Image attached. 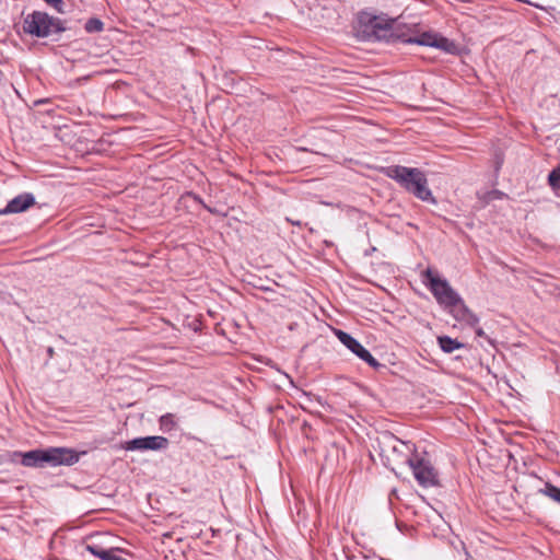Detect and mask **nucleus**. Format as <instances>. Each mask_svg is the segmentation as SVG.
Returning a JSON list of instances; mask_svg holds the SVG:
<instances>
[{
    "instance_id": "nucleus-1",
    "label": "nucleus",
    "mask_w": 560,
    "mask_h": 560,
    "mask_svg": "<svg viewBox=\"0 0 560 560\" xmlns=\"http://www.w3.org/2000/svg\"><path fill=\"white\" fill-rule=\"evenodd\" d=\"M383 174L395 180L407 192L416 198L436 203L431 189L428 186V179L423 171L417 167H407L402 165H389L383 168Z\"/></svg>"
},
{
    "instance_id": "nucleus-2",
    "label": "nucleus",
    "mask_w": 560,
    "mask_h": 560,
    "mask_svg": "<svg viewBox=\"0 0 560 560\" xmlns=\"http://www.w3.org/2000/svg\"><path fill=\"white\" fill-rule=\"evenodd\" d=\"M380 446L385 465L393 471L398 467L408 466L417 454L413 443L401 441L393 434L384 436Z\"/></svg>"
},
{
    "instance_id": "nucleus-3",
    "label": "nucleus",
    "mask_w": 560,
    "mask_h": 560,
    "mask_svg": "<svg viewBox=\"0 0 560 560\" xmlns=\"http://www.w3.org/2000/svg\"><path fill=\"white\" fill-rule=\"evenodd\" d=\"M78 460L79 455L73 450L66 447L33 450L22 455V464L26 467L72 465Z\"/></svg>"
},
{
    "instance_id": "nucleus-4",
    "label": "nucleus",
    "mask_w": 560,
    "mask_h": 560,
    "mask_svg": "<svg viewBox=\"0 0 560 560\" xmlns=\"http://www.w3.org/2000/svg\"><path fill=\"white\" fill-rule=\"evenodd\" d=\"M67 30L66 21L43 11H33L23 19V32L32 37L46 38Z\"/></svg>"
},
{
    "instance_id": "nucleus-5",
    "label": "nucleus",
    "mask_w": 560,
    "mask_h": 560,
    "mask_svg": "<svg viewBox=\"0 0 560 560\" xmlns=\"http://www.w3.org/2000/svg\"><path fill=\"white\" fill-rule=\"evenodd\" d=\"M423 276L427 281L425 285L429 288L436 302L446 308L450 304L458 301L459 294L451 287L446 279L439 277L436 272L428 268Z\"/></svg>"
},
{
    "instance_id": "nucleus-6",
    "label": "nucleus",
    "mask_w": 560,
    "mask_h": 560,
    "mask_svg": "<svg viewBox=\"0 0 560 560\" xmlns=\"http://www.w3.org/2000/svg\"><path fill=\"white\" fill-rule=\"evenodd\" d=\"M415 479L423 488H430L439 485V474L431 462L418 453L408 464Z\"/></svg>"
},
{
    "instance_id": "nucleus-7",
    "label": "nucleus",
    "mask_w": 560,
    "mask_h": 560,
    "mask_svg": "<svg viewBox=\"0 0 560 560\" xmlns=\"http://www.w3.org/2000/svg\"><path fill=\"white\" fill-rule=\"evenodd\" d=\"M170 441L161 435L142 436L127 441L122 444L126 451H162L166 450Z\"/></svg>"
},
{
    "instance_id": "nucleus-8",
    "label": "nucleus",
    "mask_w": 560,
    "mask_h": 560,
    "mask_svg": "<svg viewBox=\"0 0 560 560\" xmlns=\"http://www.w3.org/2000/svg\"><path fill=\"white\" fill-rule=\"evenodd\" d=\"M445 310H447L457 322L470 327H475L479 323L478 316L468 308L460 295L458 296V301L450 304Z\"/></svg>"
},
{
    "instance_id": "nucleus-9",
    "label": "nucleus",
    "mask_w": 560,
    "mask_h": 560,
    "mask_svg": "<svg viewBox=\"0 0 560 560\" xmlns=\"http://www.w3.org/2000/svg\"><path fill=\"white\" fill-rule=\"evenodd\" d=\"M407 42L410 44L439 48L447 52L451 51V48L454 46V44L446 37L429 32L422 33L416 37H410Z\"/></svg>"
},
{
    "instance_id": "nucleus-10",
    "label": "nucleus",
    "mask_w": 560,
    "mask_h": 560,
    "mask_svg": "<svg viewBox=\"0 0 560 560\" xmlns=\"http://www.w3.org/2000/svg\"><path fill=\"white\" fill-rule=\"evenodd\" d=\"M35 205V197L32 192H23L8 202L5 208L0 210V215L9 213H21Z\"/></svg>"
},
{
    "instance_id": "nucleus-11",
    "label": "nucleus",
    "mask_w": 560,
    "mask_h": 560,
    "mask_svg": "<svg viewBox=\"0 0 560 560\" xmlns=\"http://www.w3.org/2000/svg\"><path fill=\"white\" fill-rule=\"evenodd\" d=\"M372 23H374V42H389L394 37V20L375 16Z\"/></svg>"
},
{
    "instance_id": "nucleus-12",
    "label": "nucleus",
    "mask_w": 560,
    "mask_h": 560,
    "mask_svg": "<svg viewBox=\"0 0 560 560\" xmlns=\"http://www.w3.org/2000/svg\"><path fill=\"white\" fill-rule=\"evenodd\" d=\"M374 19L375 15L369 13L359 14L357 32L361 39L374 42V23H372Z\"/></svg>"
},
{
    "instance_id": "nucleus-13",
    "label": "nucleus",
    "mask_w": 560,
    "mask_h": 560,
    "mask_svg": "<svg viewBox=\"0 0 560 560\" xmlns=\"http://www.w3.org/2000/svg\"><path fill=\"white\" fill-rule=\"evenodd\" d=\"M336 336L340 342L355 355L364 348L355 338L346 331L336 330Z\"/></svg>"
},
{
    "instance_id": "nucleus-14",
    "label": "nucleus",
    "mask_w": 560,
    "mask_h": 560,
    "mask_svg": "<svg viewBox=\"0 0 560 560\" xmlns=\"http://www.w3.org/2000/svg\"><path fill=\"white\" fill-rule=\"evenodd\" d=\"M438 343L442 351H444L445 353H452L455 350L464 347V345L459 342L457 339H453L448 336L438 337Z\"/></svg>"
},
{
    "instance_id": "nucleus-15",
    "label": "nucleus",
    "mask_w": 560,
    "mask_h": 560,
    "mask_svg": "<svg viewBox=\"0 0 560 560\" xmlns=\"http://www.w3.org/2000/svg\"><path fill=\"white\" fill-rule=\"evenodd\" d=\"M539 493L550 498L557 503H560V488L556 487L551 482H546L545 488L540 489Z\"/></svg>"
},
{
    "instance_id": "nucleus-16",
    "label": "nucleus",
    "mask_w": 560,
    "mask_h": 560,
    "mask_svg": "<svg viewBox=\"0 0 560 560\" xmlns=\"http://www.w3.org/2000/svg\"><path fill=\"white\" fill-rule=\"evenodd\" d=\"M84 30L89 34L101 33L104 30V23L98 18H91L85 22Z\"/></svg>"
},
{
    "instance_id": "nucleus-17",
    "label": "nucleus",
    "mask_w": 560,
    "mask_h": 560,
    "mask_svg": "<svg viewBox=\"0 0 560 560\" xmlns=\"http://www.w3.org/2000/svg\"><path fill=\"white\" fill-rule=\"evenodd\" d=\"M159 423H160V428H161L162 431L170 432L176 425L175 416L173 413L163 415L160 418Z\"/></svg>"
},
{
    "instance_id": "nucleus-18",
    "label": "nucleus",
    "mask_w": 560,
    "mask_h": 560,
    "mask_svg": "<svg viewBox=\"0 0 560 560\" xmlns=\"http://www.w3.org/2000/svg\"><path fill=\"white\" fill-rule=\"evenodd\" d=\"M83 548L85 551L92 553L93 556L104 560V556L103 553H107V550L108 549H104L103 547H101L100 545H96V544H89V542H85L83 545Z\"/></svg>"
},
{
    "instance_id": "nucleus-19",
    "label": "nucleus",
    "mask_w": 560,
    "mask_h": 560,
    "mask_svg": "<svg viewBox=\"0 0 560 560\" xmlns=\"http://www.w3.org/2000/svg\"><path fill=\"white\" fill-rule=\"evenodd\" d=\"M548 184L555 189L560 185V164L548 175Z\"/></svg>"
},
{
    "instance_id": "nucleus-20",
    "label": "nucleus",
    "mask_w": 560,
    "mask_h": 560,
    "mask_svg": "<svg viewBox=\"0 0 560 560\" xmlns=\"http://www.w3.org/2000/svg\"><path fill=\"white\" fill-rule=\"evenodd\" d=\"M49 5H51L58 13H66L65 11V2L62 0H45Z\"/></svg>"
},
{
    "instance_id": "nucleus-21",
    "label": "nucleus",
    "mask_w": 560,
    "mask_h": 560,
    "mask_svg": "<svg viewBox=\"0 0 560 560\" xmlns=\"http://www.w3.org/2000/svg\"><path fill=\"white\" fill-rule=\"evenodd\" d=\"M366 364H369L374 370H378L380 368H385L383 364H381L372 354H369V357L364 360Z\"/></svg>"
},
{
    "instance_id": "nucleus-22",
    "label": "nucleus",
    "mask_w": 560,
    "mask_h": 560,
    "mask_svg": "<svg viewBox=\"0 0 560 560\" xmlns=\"http://www.w3.org/2000/svg\"><path fill=\"white\" fill-rule=\"evenodd\" d=\"M369 354H371L370 351L363 348L361 351H359L357 357L364 361L369 357Z\"/></svg>"
},
{
    "instance_id": "nucleus-23",
    "label": "nucleus",
    "mask_w": 560,
    "mask_h": 560,
    "mask_svg": "<svg viewBox=\"0 0 560 560\" xmlns=\"http://www.w3.org/2000/svg\"><path fill=\"white\" fill-rule=\"evenodd\" d=\"M476 335L479 336V337H486V334H485V331L481 328H477L476 329Z\"/></svg>"
},
{
    "instance_id": "nucleus-24",
    "label": "nucleus",
    "mask_w": 560,
    "mask_h": 560,
    "mask_svg": "<svg viewBox=\"0 0 560 560\" xmlns=\"http://www.w3.org/2000/svg\"><path fill=\"white\" fill-rule=\"evenodd\" d=\"M48 354L51 357L54 354V349L52 348H49L48 349Z\"/></svg>"
},
{
    "instance_id": "nucleus-25",
    "label": "nucleus",
    "mask_w": 560,
    "mask_h": 560,
    "mask_svg": "<svg viewBox=\"0 0 560 560\" xmlns=\"http://www.w3.org/2000/svg\"><path fill=\"white\" fill-rule=\"evenodd\" d=\"M347 558H348V560H353V558H352V557H349V556H348Z\"/></svg>"
}]
</instances>
